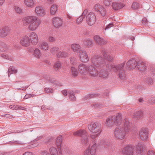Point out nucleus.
<instances>
[{
	"label": "nucleus",
	"instance_id": "nucleus-16",
	"mask_svg": "<svg viewBox=\"0 0 155 155\" xmlns=\"http://www.w3.org/2000/svg\"><path fill=\"white\" fill-rule=\"evenodd\" d=\"M53 24L56 28H58L62 26V21L61 19L58 17H55L53 18Z\"/></svg>",
	"mask_w": 155,
	"mask_h": 155
},
{
	"label": "nucleus",
	"instance_id": "nucleus-12",
	"mask_svg": "<svg viewBox=\"0 0 155 155\" xmlns=\"http://www.w3.org/2000/svg\"><path fill=\"white\" fill-rule=\"evenodd\" d=\"M21 45L23 46L27 47L30 45V41L29 37L25 35L22 37L20 41Z\"/></svg>",
	"mask_w": 155,
	"mask_h": 155
},
{
	"label": "nucleus",
	"instance_id": "nucleus-14",
	"mask_svg": "<svg viewBox=\"0 0 155 155\" xmlns=\"http://www.w3.org/2000/svg\"><path fill=\"white\" fill-rule=\"evenodd\" d=\"M44 78L45 80H47L49 83H52L56 85L61 86V83L58 82V81L55 80L54 78L51 77L49 75L46 74L44 75Z\"/></svg>",
	"mask_w": 155,
	"mask_h": 155
},
{
	"label": "nucleus",
	"instance_id": "nucleus-27",
	"mask_svg": "<svg viewBox=\"0 0 155 155\" xmlns=\"http://www.w3.org/2000/svg\"><path fill=\"white\" fill-rule=\"evenodd\" d=\"M87 10L85 9L82 15L77 18L76 22L78 24L83 21V18H85L86 15L87 14Z\"/></svg>",
	"mask_w": 155,
	"mask_h": 155
},
{
	"label": "nucleus",
	"instance_id": "nucleus-53",
	"mask_svg": "<svg viewBox=\"0 0 155 155\" xmlns=\"http://www.w3.org/2000/svg\"><path fill=\"white\" fill-rule=\"evenodd\" d=\"M114 24L113 22H111L106 26L105 28H104V30H106L107 29H109L111 27H113Z\"/></svg>",
	"mask_w": 155,
	"mask_h": 155
},
{
	"label": "nucleus",
	"instance_id": "nucleus-32",
	"mask_svg": "<svg viewBox=\"0 0 155 155\" xmlns=\"http://www.w3.org/2000/svg\"><path fill=\"white\" fill-rule=\"evenodd\" d=\"M143 113L141 111H137L135 114L134 117L136 119H140L143 116Z\"/></svg>",
	"mask_w": 155,
	"mask_h": 155
},
{
	"label": "nucleus",
	"instance_id": "nucleus-44",
	"mask_svg": "<svg viewBox=\"0 0 155 155\" xmlns=\"http://www.w3.org/2000/svg\"><path fill=\"white\" fill-rule=\"evenodd\" d=\"M146 83L150 84H152L153 83V81L152 78L148 77L146 79Z\"/></svg>",
	"mask_w": 155,
	"mask_h": 155
},
{
	"label": "nucleus",
	"instance_id": "nucleus-17",
	"mask_svg": "<svg viewBox=\"0 0 155 155\" xmlns=\"http://www.w3.org/2000/svg\"><path fill=\"white\" fill-rule=\"evenodd\" d=\"M94 39L95 42L99 45H104L107 43L105 40L97 35H95L94 37Z\"/></svg>",
	"mask_w": 155,
	"mask_h": 155
},
{
	"label": "nucleus",
	"instance_id": "nucleus-23",
	"mask_svg": "<svg viewBox=\"0 0 155 155\" xmlns=\"http://www.w3.org/2000/svg\"><path fill=\"white\" fill-rule=\"evenodd\" d=\"M143 148H144V147L142 143H139L137 144L136 147L137 153L138 154H143Z\"/></svg>",
	"mask_w": 155,
	"mask_h": 155
},
{
	"label": "nucleus",
	"instance_id": "nucleus-45",
	"mask_svg": "<svg viewBox=\"0 0 155 155\" xmlns=\"http://www.w3.org/2000/svg\"><path fill=\"white\" fill-rule=\"evenodd\" d=\"M44 91L47 94H52L53 92V90L52 88L46 87L44 88Z\"/></svg>",
	"mask_w": 155,
	"mask_h": 155
},
{
	"label": "nucleus",
	"instance_id": "nucleus-38",
	"mask_svg": "<svg viewBox=\"0 0 155 155\" xmlns=\"http://www.w3.org/2000/svg\"><path fill=\"white\" fill-rule=\"evenodd\" d=\"M17 72V70L13 67H11L9 68L8 69V75L9 77V76L13 73H16Z\"/></svg>",
	"mask_w": 155,
	"mask_h": 155
},
{
	"label": "nucleus",
	"instance_id": "nucleus-5",
	"mask_svg": "<svg viewBox=\"0 0 155 155\" xmlns=\"http://www.w3.org/2000/svg\"><path fill=\"white\" fill-rule=\"evenodd\" d=\"M137 67L140 71L145 70V63L142 60H139L138 62L134 59H132L127 61L126 65V68L128 69H134Z\"/></svg>",
	"mask_w": 155,
	"mask_h": 155
},
{
	"label": "nucleus",
	"instance_id": "nucleus-57",
	"mask_svg": "<svg viewBox=\"0 0 155 155\" xmlns=\"http://www.w3.org/2000/svg\"><path fill=\"white\" fill-rule=\"evenodd\" d=\"M55 40V38L52 36H50L48 38V41L51 42H52Z\"/></svg>",
	"mask_w": 155,
	"mask_h": 155
},
{
	"label": "nucleus",
	"instance_id": "nucleus-49",
	"mask_svg": "<svg viewBox=\"0 0 155 155\" xmlns=\"http://www.w3.org/2000/svg\"><path fill=\"white\" fill-rule=\"evenodd\" d=\"M70 61L71 63L74 65L75 64L76 61V60L75 58L74 57H71L70 58Z\"/></svg>",
	"mask_w": 155,
	"mask_h": 155
},
{
	"label": "nucleus",
	"instance_id": "nucleus-35",
	"mask_svg": "<svg viewBox=\"0 0 155 155\" xmlns=\"http://www.w3.org/2000/svg\"><path fill=\"white\" fill-rule=\"evenodd\" d=\"M71 73L72 76L74 77H76L78 74V72L77 71V69L73 67H71Z\"/></svg>",
	"mask_w": 155,
	"mask_h": 155
},
{
	"label": "nucleus",
	"instance_id": "nucleus-62",
	"mask_svg": "<svg viewBox=\"0 0 155 155\" xmlns=\"http://www.w3.org/2000/svg\"><path fill=\"white\" fill-rule=\"evenodd\" d=\"M41 155H49V153L46 150H44L41 152Z\"/></svg>",
	"mask_w": 155,
	"mask_h": 155
},
{
	"label": "nucleus",
	"instance_id": "nucleus-1",
	"mask_svg": "<svg viewBox=\"0 0 155 155\" xmlns=\"http://www.w3.org/2000/svg\"><path fill=\"white\" fill-rule=\"evenodd\" d=\"M101 53L104 59L100 56L95 55L91 59L92 63L93 65L99 69L106 68L108 70L111 69L115 72L118 71L119 77L120 79L124 80L126 77L125 71L124 69L125 63L124 62L117 65H113L111 64L113 59V57L109 56L107 51L103 49H102Z\"/></svg>",
	"mask_w": 155,
	"mask_h": 155
},
{
	"label": "nucleus",
	"instance_id": "nucleus-48",
	"mask_svg": "<svg viewBox=\"0 0 155 155\" xmlns=\"http://www.w3.org/2000/svg\"><path fill=\"white\" fill-rule=\"evenodd\" d=\"M42 138V137L41 136L39 137H37L36 139H35V140H33V141L32 142V143H34V144H35V145L33 146L32 147H35V146H37V141H38V140H40V139H41Z\"/></svg>",
	"mask_w": 155,
	"mask_h": 155
},
{
	"label": "nucleus",
	"instance_id": "nucleus-30",
	"mask_svg": "<svg viewBox=\"0 0 155 155\" xmlns=\"http://www.w3.org/2000/svg\"><path fill=\"white\" fill-rule=\"evenodd\" d=\"M68 54L67 53V52L61 51H59L56 54L58 58H65L67 57L68 56Z\"/></svg>",
	"mask_w": 155,
	"mask_h": 155
},
{
	"label": "nucleus",
	"instance_id": "nucleus-26",
	"mask_svg": "<svg viewBox=\"0 0 155 155\" xmlns=\"http://www.w3.org/2000/svg\"><path fill=\"white\" fill-rule=\"evenodd\" d=\"M83 45L87 47H91L93 45V41L90 39H87L83 41Z\"/></svg>",
	"mask_w": 155,
	"mask_h": 155
},
{
	"label": "nucleus",
	"instance_id": "nucleus-15",
	"mask_svg": "<svg viewBox=\"0 0 155 155\" xmlns=\"http://www.w3.org/2000/svg\"><path fill=\"white\" fill-rule=\"evenodd\" d=\"M134 148L131 145H127L123 149L122 152L126 155H131L133 154Z\"/></svg>",
	"mask_w": 155,
	"mask_h": 155
},
{
	"label": "nucleus",
	"instance_id": "nucleus-61",
	"mask_svg": "<svg viewBox=\"0 0 155 155\" xmlns=\"http://www.w3.org/2000/svg\"><path fill=\"white\" fill-rule=\"evenodd\" d=\"M151 71L153 74H155V67L153 66L151 68Z\"/></svg>",
	"mask_w": 155,
	"mask_h": 155
},
{
	"label": "nucleus",
	"instance_id": "nucleus-41",
	"mask_svg": "<svg viewBox=\"0 0 155 155\" xmlns=\"http://www.w3.org/2000/svg\"><path fill=\"white\" fill-rule=\"evenodd\" d=\"M54 69L56 71L59 70L61 68V65L60 62L59 61H57L55 62L54 65Z\"/></svg>",
	"mask_w": 155,
	"mask_h": 155
},
{
	"label": "nucleus",
	"instance_id": "nucleus-55",
	"mask_svg": "<svg viewBox=\"0 0 155 155\" xmlns=\"http://www.w3.org/2000/svg\"><path fill=\"white\" fill-rule=\"evenodd\" d=\"M13 141L15 144H25L23 142H21L18 140H13Z\"/></svg>",
	"mask_w": 155,
	"mask_h": 155
},
{
	"label": "nucleus",
	"instance_id": "nucleus-47",
	"mask_svg": "<svg viewBox=\"0 0 155 155\" xmlns=\"http://www.w3.org/2000/svg\"><path fill=\"white\" fill-rule=\"evenodd\" d=\"M139 7L138 4L137 2H134L132 5V8L134 9H138Z\"/></svg>",
	"mask_w": 155,
	"mask_h": 155
},
{
	"label": "nucleus",
	"instance_id": "nucleus-29",
	"mask_svg": "<svg viewBox=\"0 0 155 155\" xmlns=\"http://www.w3.org/2000/svg\"><path fill=\"white\" fill-rule=\"evenodd\" d=\"M93 143L94 144H93L92 146L91 147L90 150V154L91 155H94L95 154L96 149L97 145L95 143V142H96L95 140H94V141L93 142Z\"/></svg>",
	"mask_w": 155,
	"mask_h": 155
},
{
	"label": "nucleus",
	"instance_id": "nucleus-20",
	"mask_svg": "<svg viewBox=\"0 0 155 155\" xmlns=\"http://www.w3.org/2000/svg\"><path fill=\"white\" fill-rule=\"evenodd\" d=\"M30 38L33 45H35L38 41V37L35 33L32 32L30 35Z\"/></svg>",
	"mask_w": 155,
	"mask_h": 155
},
{
	"label": "nucleus",
	"instance_id": "nucleus-3",
	"mask_svg": "<svg viewBox=\"0 0 155 155\" xmlns=\"http://www.w3.org/2000/svg\"><path fill=\"white\" fill-rule=\"evenodd\" d=\"M23 25L29 24L28 28L31 31H35L40 25L41 21L36 16H26L23 18Z\"/></svg>",
	"mask_w": 155,
	"mask_h": 155
},
{
	"label": "nucleus",
	"instance_id": "nucleus-21",
	"mask_svg": "<svg viewBox=\"0 0 155 155\" xmlns=\"http://www.w3.org/2000/svg\"><path fill=\"white\" fill-rule=\"evenodd\" d=\"M58 150L59 152V153H58V151L56 148L52 147L49 149L51 155H62V152L61 149L60 148H58Z\"/></svg>",
	"mask_w": 155,
	"mask_h": 155
},
{
	"label": "nucleus",
	"instance_id": "nucleus-24",
	"mask_svg": "<svg viewBox=\"0 0 155 155\" xmlns=\"http://www.w3.org/2000/svg\"><path fill=\"white\" fill-rule=\"evenodd\" d=\"M109 75V73L107 71L106 69H101L99 72V76L100 77H101L104 79H106Z\"/></svg>",
	"mask_w": 155,
	"mask_h": 155
},
{
	"label": "nucleus",
	"instance_id": "nucleus-63",
	"mask_svg": "<svg viewBox=\"0 0 155 155\" xmlns=\"http://www.w3.org/2000/svg\"><path fill=\"white\" fill-rule=\"evenodd\" d=\"M2 57L6 59H9V57L7 55L5 54H2Z\"/></svg>",
	"mask_w": 155,
	"mask_h": 155
},
{
	"label": "nucleus",
	"instance_id": "nucleus-42",
	"mask_svg": "<svg viewBox=\"0 0 155 155\" xmlns=\"http://www.w3.org/2000/svg\"><path fill=\"white\" fill-rule=\"evenodd\" d=\"M97 94H88L84 98V100H85L88 99V98H91L93 97H97Z\"/></svg>",
	"mask_w": 155,
	"mask_h": 155
},
{
	"label": "nucleus",
	"instance_id": "nucleus-2",
	"mask_svg": "<svg viewBox=\"0 0 155 155\" xmlns=\"http://www.w3.org/2000/svg\"><path fill=\"white\" fill-rule=\"evenodd\" d=\"M132 124L127 119H125L123 121V127H117L116 128L114 131V136L116 138L121 140L124 139L125 134L131 131Z\"/></svg>",
	"mask_w": 155,
	"mask_h": 155
},
{
	"label": "nucleus",
	"instance_id": "nucleus-54",
	"mask_svg": "<svg viewBox=\"0 0 155 155\" xmlns=\"http://www.w3.org/2000/svg\"><path fill=\"white\" fill-rule=\"evenodd\" d=\"M25 109V107L21 106H20L15 105V110H24Z\"/></svg>",
	"mask_w": 155,
	"mask_h": 155
},
{
	"label": "nucleus",
	"instance_id": "nucleus-25",
	"mask_svg": "<svg viewBox=\"0 0 155 155\" xmlns=\"http://www.w3.org/2000/svg\"><path fill=\"white\" fill-rule=\"evenodd\" d=\"M114 10H117L124 6V5L120 2H113L112 5Z\"/></svg>",
	"mask_w": 155,
	"mask_h": 155
},
{
	"label": "nucleus",
	"instance_id": "nucleus-51",
	"mask_svg": "<svg viewBox=\"0 0 155 155\" xmlns=\"http://www.w3.org/2000/svg\"><path fill=\"white\" fill-rule=\"evenodd\" d=\"M14 8H15L16 12L18 13L19 14L21 12V9L18 6H14Z\"/></svg>",
	"mask_w": 155,
	"mask_h": 155
},
{
	"label": "nucleus",
	"instance_id": "nucleus-64",
	"mask_svg": "<svg viewBox=\"0 0 155 155\" xmlns=\"http://www.w3.org/2000/svg\"><path fill=\"white\" fill-rule=\"evenodd\" d=\"M22 155H34L31 152H25Z\"/></svg>",
	"mask_w": 155,
	"mask_h": 155
},
{
	"label": "nucleus",
	"instance_id": "nucleus-9",
	"mask_svg": "<svg viewBox=\"0 0 155 155\" xmlns=\"http://www.w3.org/2000/svg\"><path fill=\"white\" fill-rule=\"evenodd\" d=\"M95 14L93 12H90L86 16V21H87L88 25L91 26L94 24L95 21Z\"/></svg>",
	"mask_w": 155,
	"mask_h": 155
},
{
	"label": "nucleus",
	"instance_id": "nucleus-13",
	"mask_svg": "<svg viewBox=\"0 0 155 155\" xmlns=\"http://www.w3.org/2000/svg\"><path fill=\"white\" fill-rule=\"evenodd\" d=\"M89 73V75L92 77H95L98 75V73L97 69L92 65H90L89 69L88 70V73Z\"/></svg>",
	"mask_w": 155,
	"mask_h": 155
},
{
	"label": "nucleus",
	"instance_id": "nucleus-8",
	"mask_svg": "<svg viewBox=\"0 0 155 155\" xmlns=\"http://www.w3.org/2000/svg\"><path fill=\"white\" fill-rule=\"evenodd\" d=\"M73 135L75 136H79L82 137L81 142L83 143L86 144L88 142L87 134L85 130H79L73 133Z\"/></svg>",
	"mask_w": 155,
	"mask_h": 155
},
{
	"label": "nucleus",
	"instance_id": "nucleus-43",
	"mask_svg": "<svg viewBox=\"0 0 155 155\" xmlns=\"http://www.w3.org/2000/svg\"><path fill=\"white\" fill-rule=\"evenodd\" d=\"M59 48L58 47H54L51 48L50 52L53 54H55L57 53Z\"/></svg>",
	"mask_w": 155,
	"mask_h": 155
},
{
	"label": "nucleus",
	"instance_id": "nucleus-37",
	"mask_svg": "<svg viewBox=\"0 0 155 155\" xmlns=\"http://www.w3.org/2000/svg\"><path fill=\"white\" fill-rule=\"evenodd\" d=\"M149 136V133L148 130L146 128V142L149 141V138L148 137ZM147 145V144L146 143V145ZM146 147L147 148H150V142H148V144L147 146H146Z\"/></svg>",
	"mask_w": 155,
	"mask_h": 155
},
{
	"label": "nucleus",
	"instance_id": "nucleus-50",
	"mask_svg": "<svg viewBox=\"0 0 155 155\" xmlns=\"http://www.w3.org/2000/svg\"><path fill=\"white\" fill-rule=\"evenodd\" d=\"M77 93V91L76 90H71L68 91L69 95H74Z\"/></svg>",
	"mask_w": 155,
	"mask_h": 155
},
{
	"label": "nucleus",
	"instance_id": "nucleus-6",
	"mask_svg": "<svg viewBox=\"0 0 155 155\" xmlns=\"http://www.w3.org/2000/svg\"><path fill=\"white\" fill-rule=\"evenodd\" d=\"M122 118L121 113H118L116 116H114L107 118L106 120L105 125L109 127H111L114 125H120L121 124Z\"/></svg>",
	"mask_w": 155,
	"mask_h": 155
},
{
	"label": "nucleus",
	"instance_id": "nucleus-18",
	"mask_svg": "<svg viewBox=\"0 0 155 155\" xmlns=\"http://www.w3.org/2000/svg\"><path fill=\"white\" fill-rule=\"evenodd\" d=\"M9 33V29L8 27H4L0 29V36L2 37L7 36Z\"/></svg>",
	"mask_w": 155,
	"mask_h": 155
},
{
	"label": "nucleus",
	"instance_id": "nucleus-10",
	"mask_svg": "<svg viewBox=\"0 0 155 155\" xmlns=\"http://www.w3.org/2000/svg\"><path fill=\"white\" fill-rule=\"evenodd\" d=\"M95 10L97 12V13L100 14L102 17H105L106 15L107 11L105 8L104 7L99 4H96L94 6Z\"/></svg>",
	"mask_w": 155,
	"mask_h": 155
},
{
	"label": "nucleus",
	"instance_id": "nucleus-46",
	"mask_svg": "<svg viewBox=\"0 0 155 155\" xmlns=\"http://www.w3.org/2000/svg\"><path fill=\"white\" fill-rule=\"evenodd\" d=\"M148 102L151 104H155V97H150L148 99Z\"/></svg>",
	"mask_w": 155,
	"mask_h": 155
},
{
	"label": "nucleus",
	"instance_id": "nucleus-58",
	"mask_svg": "<svg viewBox=\"0 0 155 155\" xmlns=\"http://www.w3.org/2000/svg\"><path fill=\"white\" fill-rule=\"evenodd\" d=\"M34 94H27L25 95L24 98L25 99H27L29 98V97H31L32 96H34Z\"/></svg>",
	"mask_w": 155,
	"mask_h": 155
},
{
	"label": "nucleus",
	"instance_id": "nucleus-33",
	"mask_svg": "<svg viewBox=\"0 0 155 155\" xmlns=\"http://www.w3.org/2000/svg\"><path fill=\"white\" fill-rule=\"evenodd\" d=\"M57 10V5L56 4H53L51 6L50 12L51 15H54Z\"/></svg>",
	"mask_w": 155,
	"mask_h": 155
},
{
	"label": "nucleus",
	"instance_id": "nucleus-52",
	"mask_svg": "<svg viewBox=\"0 0 155 155\" xmlns=\"http://www.w3.org/2000/svg\"><path fill=\"white\" fill-rule=\"evenodd\" d=\"M112 0H104V3L105 5L108 6L110 5V2Z\"/></svg>",
	"mask_w": 155,
	"mask_h": 155
},
{
	"label": "nucleus",
	"instance_id": "nucleus-31",
	"mask_svg": "<svg viewBox=\"0 0 155 155\" xmlns=\"http://www.w3.org/2000/svg\"><path fill=\"white\" fill-rule=\"evenodd\" d=\"M62 137L61 136H59L57 137L56 141V145L59 148H60L62 144Z\"/></svg>",
	"mask_w": 155,
	"mask_h": 155
},
{
	"label": "nucleus",
	"instance_id": "nucleus-11",
	"mask_svg": "<svg viewBox=\"0 0 155 155\" xmlns=\"http://www.w3.org/2000/svg\"><path fill=\"white\" fill-rule=\"evenodd\" d=\"M90 65H87L81 63L78 67V71L81 74H86L88 73V70Z\"/></svg>",
	"mask_w": 155,
	"mask_h": 155
},
{
	"label": "nucleus",
	"instance_id": "nucleus-7",
	"mask_svg": "<svg viewBox=\"0 0 155 155\" xmlns=\"http://www.w3.org/2000/svg\"><path fill=\"white\" fill-rule=\"evenodd\" d=\"M88 128L93 133L100 132L101 131V124L100 121L92 122L88 125Z\"/></svg>",
	"mask_w": 155,
	"mask_h": 155
},
{
	"label": "nucleus",
	"instance_id": "nucleus-28",
	"mask_svg": "<svg viewBox=\"0 0 155 155\" xmlns=\"http://www.w3.org/2000/svg\"><path fill=\"white\" fill-rule=\"evenodd\" d=\"M139 136L141 140L144 141L145 140V127H143L139 132Z\"/></svg>",
	"mask_w": 155,
	"mask_h": 155
},
{
	"label": "nucleus",
	"instance_id": "nucleus-36",
	"mask_svg": "<svg viewBox=\"0 0 155 155\" xmlns=\"http://www.w3.org/2000/svg\"><path fill=\"white\" fill-rule=\"evenodd\" d=\"M25 5L27 6L32 7L34 5V2L33 0H24Z\"/></svg>",
	"mask_w": 155,
	"mask_h": 155
},
{
	"label": "nucleus",
	"instance_id": "nucleus-60",
	"mask_svg": "<svg viewBox=\"0 0 155 155\" xmlns=\"http://www.w3.org/2000/svg\"><path fill=\"white\" fill-rule=\"evenodd\" d=\"M148 155H155V153L152 150H149L147 152Z\"/></svg>",
	"mask_w": 155,
	"mask_h": 155
},
{
	"label": "nucleus",
	"instance_id": "nucleus-59",
	"mask_svg": "<svg viewBox=\"0 0 155 155\" xmlns=\"http://www.w3.org/2000/svg\"><path fill=\"white\" fill-rule=\"evenodd\" d=\"M84 155H90L91 154L89 148H88L86 150L84 153Z\"/></svg>",
	"mask_w": 155,
	"mask_h": 155
},
{
	"label": "nucleus",
	"instance_id": "nucleus-4",
	"mask_svg": "<svg viewBox=\"0 0 155 155\" xmlns=\"http://www.w3.org/2000/svg\"><path fill=\"white\" fill-rule=\"evenodd\" d=\"M71 47L74 51L78 53V55L81 61L86 63L88 61L89 58L85 50L83 49H81L80 45L74 44L71 45Z\"/></svg>",
	"mask_w": 155,
	"mask_h": 155
},
{
	"label": "nucleus",
	"instance_id": "nucleus-39",
	"mask_svg": "<svg viewBox=\"0 0 155 155\" xmlns=\"http://www.w3.org/2000/svg\"><path fill=\"white\" fill-rule=\"evenodd\" d=\"M41 48L44 50H47L48 49V45L47 42H43L41 43Z\"/></svg>",
	"mask_w": 155,
	"mask_h": 155
},
{
	"label": "nucleus",
	"instance_id": "nucleus-56",
	"mask_svg": "<svg viewBox=\"0 0 155 155\" xmlns=\"http://www.w3.org/2000/svg\"><path fill=\"white\" fill-rule=\"evenodd\" d=\"M69 99L71 101H74L76 100V98L74 95H69Z\"/></svg>",
	"mask_w": 155,
	"mask_h": 155
},
{
	"label": "nucleus",
	"instance_id": "nucleus-19",
	"mask_svg": "<svg viewBox=\"0 0 155 155\" xmlns=\"http://www.w3.org/2000/svg\"><path fill=\"white\" fill-rule=\"evenodd\" d=\"M110 143H107V142L105 140H100L99 142L98 147L99 148H101V149H102L110 147Z\"/></svg>",
	"mask_w": 155,
	"mask_h": 155
},
{
	"label": "nucleus",
	"instance_id": "nucleus-34",
	"mask_svg": "<svg viewBox=\"0 0 155 155\" xmlns=\"http://www.w3.org/2000/svg\"><path fill=\"white\" fill-rule=\"evenodd\" d=\"M34 54L35 57L37 58H40L41 56V53L38 48H36L34 50Z\"/></svg>",
	"mask_w": 155,
	"mask_h": 155
},
{
	"label": "nucleus",
	"instance_id": "nucleus-40",
	"mask_svg": "<svg viewBox=\"0 0 155 155\" xmlns=\"http://www.w3.org/2000/svg\"><path fill=\"white\" fill-rule=\"evenodd\" d=\"M7 46L5 44L0 41V51H3L6 49Z\"/></svg>",
	"mask_w": 155,
	"mask_h": 155
},
{
	"label": "nucleus",
	"instance_id": "nucleus-22",
	"mask_svg": "<svg viewBox=\"0 0 155 155\" xmlns=\"http://www.w3.org/2000/svg\"><path fill=\"white\" fill-rule=\"evenodd\" d=\"M35 12L39 16H43L45 14V12L42 7L39 6L35 8Z\"/></svg>",
	"mask_w": 155,
	"mask_h": 155
}]
</instances>
